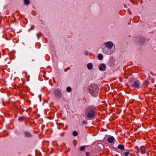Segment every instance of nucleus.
I'll return each mask as SVG.
<instances>
[{
    "label": "nucleus",
    "instance_id": "f257e3e1",
    "mask_svg": "<svg viewBox=\"0 0 156 156\" xmlns=\"http://www.w3.org/2000/svg\"><path fill=\"white\" fill-rule=\"evenodd\" d=\"M97 110L95 107L91 106H88L86 110V114L89 118L94 117L96 115Z\"/></svg>",
    "mask_w": 156,
    "mask_h": 156
},
{
    "label": "nucleus",
    "instance_id": "f03ea898",
    "mask_svg": "<svg viewBox=\"0 0 156 156\" xmlns=\"http://www.w3.org/2000/svg\"><path fill=\"white\" fill-rule=\"evenodd\" d=\"M98 89L96 85L92 84L89 87V92L94 97L98 96Z\"/></svg>",
    "mask_w": 156,
    "mask_h": 156
},
{
    "label": "nucleus",
    "instance_id": "7ed1b4c3",
    "mask_svg": "<svg viewBox=\"0 0 156 156\" xmlns=\"http://www.w3.org/2000/svg\"><path fill=\"white\" fill-rule=\"evenodd\" d=\"M135 79L133 78H131L129 79V81L131 83V87L139 89L140 88V83L138 81H135Z\"/></svg>",
    "mask_w": 156,
    "mask_h": 156
},
{
    "label": "nucleus",
    "instance_id": "20e7f679",
    "mask_svg": "<svg viewBox=\"0 0 156 156\" xmlns=\"http://www.w3.org/2000/svg\"><path fill=\"white\" fill-rule=\"evenodd\" d=\"M53 94L55 97L56 98H59L62 97V94L61 92L58 90H55L53 91Z\"/></svg>",
    "mask_w": 156,
    "mask_h": 156
},
{
    "label": "nucleus",
    "instance_id": "39448f33",
    "mask_svg": "<svg viewBox=\"0 0 156 156\" xmlns=\"http://www.w3.org/2000/svg\"><path fill=\"white\" fill-rule=\"evenodd\" d=\"M113 50L114 49H109V48H108V47H104L103 48V53L110 55L112 53Z\"/></svg>",
    "mask_w": 156,
    "mask_h": 156
},
{
    "label": "nucleus",
    "instance_id": "423d86ee",
    "mask_svg": "<svg viewBox=\"0 0 156 156\" xmlns=\"http://www.w3.org/2000/svg\"><path fill=\"white\" fill-rule=\"evenodd\" d=\"M113 45L114 44L112 42L109 41L107 42L105 44V47H108V48H109V49H112Z\"/></svg>",
    "mask_w": 156,
    "mask_h": 156
},
{
    "label": "nucleus",
    "instance_id": "0eeeda50",
    "mask_svg": "<svg viewBox=\"0 0 156 156\" xmlns=\"http://www.w3.org/2000/svg\"><path fill=\"white\" fill-rule=\"evenodd\" d=\"M107 141L110 143H114L115 140L114 137L109 136L108 138Z\"/></svg>",
    "mask_w": 156,
    "mask_h": 156
},
{
    "label": "nucleus",
    "instance_id": "6e6552de",
    "mask_svg": "<svg viewBox=\"0 0 156 156\" xmlns=\"http://www.w3.org/2000/svg\"><path fill=\"white\" fill-rule=\"evenodd\" d=\"M141 153L142 154H144L146 152V150L144 146H142L140 147Z\"/></svg>",
    "mask_w": 156,
    "mask_h": 156
},
{
    "label": "nucleus",
    "instance_id": "1a4fd4ad",
    "mask_svg": "<svg viewBox=\"0 0 156 156\" xmlns=\"http://www.w3.org/2000/svg\"><path fill=\"white\" fill-rule=\"evenodd\" d=\"M105 65L104 64H101L99 68V70L101 71H104V69H105Z\"/></svg>",
    "mask_w": 156,
    "mask_h": 156
},
{
    "label": "nucleus",
    "instance_id": "9d476101",
    "mask_svg": "<svg viewBox=\"0 0 156 156\" xmlns=\"http://www.w3.org/2000/svg\"><path fill=\"white\" fill-rule=\"evenodd\" d=\"M24 136L26 137H30L32 136V135L31 134L30 132L27 131H25L24 132Z\"/></svg>",
    "mask_w": 156,
    "mask_h": 156
},
{
    "label": "nucleus",
    "instance_id": "9b49d317",
    "mask_svg": "<svg viewBox=\"0 0 156 156\" xmlns=\"http://www.w3.org/2000/svg\"><path fill=\"white\" fill-rule=\"evenodd\" d=\"M92 64L91 63H88L87 65V67L88 68V69L91 70L92 68Z\"/></svg>",
    "mask_w": 156,
    "mask_h": 156
},
{
    "label": "nucleus",
    "instance_id": "f8f14e48",
    "mask_svg": "<svg viewBox=\"0 0 156 156\" xmlns=\"http://www.w3.org/2000/svg\"><path fill=\"white\" fill-rule=\"evenodd\" d=\"M118 147L119 149H120L121 150H124V146L122 144L119 145Z\"/></svg>",
    "mask_w": 156,
    "mask_h": 156
},
{
    "label": "nucleus",
    "instance_id": "ddd939ff",
    "mask_svg": "<svg viewBox=\"0 0 156 156\" xmlns=\"http://www.w3.org/2000/svg\"><path fill=\"white\" fill-rule=\"evenodd\" d=\"M98 57L99 60H102L103 59V55L102 54H99Z\"/></svg>",
    "mask_w": 156,
    "mask_h": 156
},
{
    "label": "nucleus",
    "instance_id": "4468645a",
    "mask_svg": "<svg viewBox=\"0 0 156 156\" xmlns=\"http://www.w3.org/2000/svg\"><path fill=\"white\" fill-rule=\"evenodd\" d=\"M24 117H20L18 119V121L20 122H22L24 120Z\"/></svg>",
    "mask_w": 156,
    "mask_h": 156
},
{
    "label": "nucleus",
    "instance_id": "2eb2a0df",
    "mask_svg": "<svg viewBox=\"0 0 156 156\" xmlns=\"http://www.w3.org/2000/svg\"><path fill=\"white\" fill-rule=\"evenodd\" d=\"M23 2L25 4L27 5L30 4V2L29 0H24Z\"/></svg>",
    "mask_w": 156,
    "mask_h": 156
},
{
    "label": "nucleus",
    "instance_id": "dca6fc26",
    "mask_svg": "<svg viewBox=\"0 0 156 156\" xmlns=\"http://www.w3.org/2000/svg\"><path fill=\"white\" fill-rule=\"evenodd\" d=\"M131 151V150H130L128 151L125 152L124 154V156H128L129 154H130V151Z\"/></svg>",
    "mask_w": 156,
    "mask_h": 156
},
{
    "label": "nucleus",
    "instance_id": "f3484780",
    "mask_svg": "<svg viewBox=\"0 0 156 156\" xmlns=\"http://www.w3.org/2000/svg\"><path fill=\"white\" fill-rule=\"evenodd\" d=\"M71 87H67L66 88V91L68 92H70L71 91Z\"/></svg>",
    "mask_w": 156,
    "mask_h": 156
},
{
    "label": "nucleus",
    "instance_id": "a211bd4d",
    "mask_svg": "<svg viewBox=\"0 0 156 156\" xmlns=\"http://www.w3.org/2000/svg\"><path fill=\"white\" fill-rule=\"evenodd\" d=\"M73 134L74 136H76L78 135V134L77 132L76 131H73Z\"/></svg>",
    "mask_w": 156,
    "mask_h": 156
},
{
    "label": "nucleus",
    "instance_id": "6ab92c4d",
    "mask_svg": "<svg viewBox=\"0 0 156 156\" xmlns=\"http://www.w3.org/2000/svg\"><path fill=\"white\" fill-rule=\"evenodd\" d=\"M85 146H83L81 147H80V150L81 151H83L85 149Z\"/></svg>",
    "mask_w": 156,
    "mask_h": 156
},
{
    "label": "nucleus",
    "instance_id": "aec40b11",
    "mask_svg": "<svg viewBox=\"0 0 156 156\" xmlns=\"http://www.w3.org/2000/svg\"><path fill=\"white\" fill-rule=\"evenodd\" d=\"M87 122L85 120L83 121L82 122V124H87Z\"/></svg>",
    "mask_w": 156,
    "mask_h": 156
},
{
    "label": "nucleus",
    "instance_id": "412c9836",
    "mask_svg": "<svg viewBox=\"0 0 156 156\" xmlns=\"http://www.w3.org/2000/svg\"><path fill=\"white\" fill-rule=\"evenodd\" d=\"M86 155L87 156H90V153L89 152H86Z\"/></svg>",
    "mask_w": 156,
    "mask_h": 156
},
{
    "label": "nucleus",
    "instance_id": "4be33fe9",
    "mask_svg": "<svg viewBox=\"0 0 156 156\" xmlns=\"http://www.w3.org/2000/svg\"><path fill=\"white\" fill-rule=\"evenodd\" d=\"M41 34V33H39L37 34V37L38 38H39V36Z\"/></svg>",
    "mask_w": 156,
    "mask_h": 156
},
{
    "label": "nucleus",
    "instance_id": "5701e85b",
    "mask_svg": "<svg viewBox=\"0 0 156 156\" xmlns=\"http://www.w3.org/2000/svg\"><path fill=\"white\" fill-rule=\"evenodd\" d=\"M2 51L3 53V55H4V53H5V50H4V49H2Z\"/></svg>",
    "mask_w": 156,
    "mask_h": 156
},
{
    "label": "nucleus",
    "instance_id": "b1692460",
    "mask_svg": "<svg viewBox=\"0 0 156 156\" xmlns=\"http://www.w3.org/2000/svg\"><path fill=\"white\" fill-rule=\"evenodd\" d=\"M154 79H152V82L153 83H154Z\"/></svg>",
    "mask_w": 156,
    "mask_h": 156
},
{
    "label": "nucleus",
    "instance_id": "393cba45",
    "mask_svg": "<svg viewBox=\"0 0 156 156\" xmlns=\"http://www.w3.org/2000/svg\"><path fill=\"white\" fill-rule=\"evenodd\" d=\"M88 54V52H86V54L87 55Z\"/></svg>",
    "mask_w": 156,
    "mask_h": 156
},
{
    "label": "nucleus",
    "instance_id": "a878e982",
    "mask_svg": "<svg viewBox=\"0 0 156 156\" xmlns=\"http://www.w3.org/2000/svg\"><path fill=\"white\" fill-rule=\"evenodd\" d=\"M151 73L152 75H155V74H154L153 73H152L151 72Z\"/></svg>",
    "mask_w": 156,
    "mask_h": 156
},
{
    "label": "nucleus",
    "instance_id": "bb28decb",
    "mask_svg": "<svg viewBox=\"0 0 156 156\" xmlns=\"http://www.w3.org/2000/svg\"><path fill=\"white\" fill-rule=\"evenodd\" d=\"M24 73H25L26 75H27V73L26 72H24Z\"/></svg>",
    "mask_w": 156,
    "mask_h": 156
},
{
    "label": "nucleus",
    "instance_id": "cd10ccee",
    "mask_svg": "<svg viewBox=\"0 0 156 156\" xmlns=\"http://www.w3.org/2000/svg\"><path fill=\"white\" fill-rule=\"evenodd\" d=\"M67 68H68V69H69L70 68L69 67H68Z\"/></svg>",
    "mask_w": 156,
    "mask_h": 156
}]
</instances>
